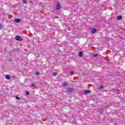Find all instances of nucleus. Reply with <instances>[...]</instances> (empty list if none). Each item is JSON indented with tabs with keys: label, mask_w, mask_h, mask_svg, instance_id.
I'll return each instance as SVG.
<instances>
[{
	"label": "nucleus",
	"mask_w": 125,
	"mask_h": 125,
	"mask_svg": "<svg viewBox=\"0 0 125 125\" xmlns=\"http://www.w3.org/2000/svg\"><path fill=\"white\" fill-rule=\"evenodd\" d=\"M56 9L57 10H60V9H61V5H60L59 3H57V4Z\"/></svg>",
	"instance_id": "f257e3e1"
},
{
	"label": "nucleus",
	"mask_w": 125,
	"mask_h": 125,
	"mask_svg": "<svg viewBox=\"0 0 125 125\" xmlns=\"http://www.w3.org/2000/svg\"><path fill=\"white\" fill-rule=\"evenodd\" d=\"M117 20L118 21H120V20H122L123 17L122 16H117Z\"/></svg>",
	"instance_id": "f03ea898"
},
{
	"label": "nucleus",
	"mask_w": 125,
	"mask_h": 125,
	"mask_svg": "<svg viewBox=\"0 0 125 125\" xmlns=\"http://www.w3.org/2000/svg\"><path fill=\"white\" fill-rule=\"evenodd\" d=\"M91 33L92 34H95V33H96V29L95 28H93L91 30Z\"/></svg>",
	"instance_id": "7ed1b4c3"
},
{
	"label": "nucleus",
	"mask_w": 125,
	"mask_h": 125,
	"mask_svg": "<svg viewBox=\"0 0 125 125\" xmlns=\"http://www.w3.org/2000/svg\"><path fill=\"white\" fill-rule=\"evenodd\" d=\"M73 91H74V89H73V88H69L68 89V92H73Z\"/></svg>",
	"instance_id": "20e7f679"
},
{
	"label": "nucleus",
	"mask_w": 125,
	"mask_h": 125,
	"mask_svg": "<svg viewBox=\"0 0 125 125\" xmlns=\"http://www.w3.org/2000/svg\"><path fill=\"white\" fill-rule=\"evenodd\" d=\"M21 37H20V36H16V37H15V40H16V41H19V40H20V38H21Z\"/></svg>",
	"instance_id": "39448f33"
},
{
	"label": "nucleus",
	"mask_w": 125,
	"mask_h": 125,
	"mask_svg": "<svg viewBox=\"0 0 125 125\" xmlns=\"http://www.w3.org/2000/svg\"><path fill=\"white\" fill-rule=\"evenodd\" d=\"M21 21V20H20V19L18 18V19H16L15 20V22H17V23H18V22H20Z\"/></svg>",
	"instance_id": "423d86ee"
},
{
	"label": "nucleus",
	"mask_w": 125,
	"mask_h": 125,
	"mask_svg": "<svg viewBox=\"0 0 125 125\" xmlns=\"http://www.w3.org/2000/svg\"><path fill=\"white\" fill-rule=\"evenodd\" d=\"M85 94H88V93H90V90H85L84 92Z\"/></svg>",
	"instance_id": "0eeeda50"
},
{
	"label": "nucleus",
	"mask_w": 125,
	"mask_h": 125,
	"mask_svg": "<svg viewBox=\"0 0 125 125\" xmlns=\"http://www.w3.org/2000/svg\"><path fill=\"white\" fill-rule=\"evenodd\" d=\"M78 56H79V57H83V52H80Z\"/></svg>",
	"instance_id": "6e6552de"
},
{
	"label": "nucleus",
	"mask_w": 125,
	"mask_h": 125,
	"mask_svg": "<svg viewBox=\"0 0 125 125\" xmlns=\"http://www.w3.org/2000/svg\"><path fill=\"white\" fill-rule=\"evenodd\" d=\"M5 78L6 80H10V76L9 75H6Z\"/></svg>",
	"instance_id": "1a4fd4ad"
},
{
	"label": "nucleus",
	"mask_w": 125,
	"mask_h": 125,
	"mask_svg": "<svg viewBox=\"0 0 125 125\" xmlns=\"http://www.w3.org/2000/svg\"><path fill=\"white\" fill-rule=\"evenodd\" d=\"M62 86H63V87H65V86H67V83H62Z\"/></svg>",
	"instance_id": "9d476101"
},
{
	"label": "nucleus",
	"mask_w": 125,
	"mask_h": 125,
	"mask_svg": "<svg viewBox=\"0 0 125 125\" xmlns=\"http://www.w3.org/2000/svg\"><path fill=\"white\" fill-rule=\"evenodd\" d=\"M35 76H39L40 75V72L39 71H36L35 73Z\"/></svg>",
	"instance_id": "9b49d317"
},
{
	"label": "nucleus",
	"mask_w": 125,
	"mask_h": 125,
	"mask_svg": "<svg viewBox=\"0 0 125 125\" xmlns=\"http://www.w3.org/2000/svg\"><path fill=\"white\" fill-rule=\"evenodd\" d=\"M25 94H26V95H27V96H29V95H30V93H29V92H28V91H27V90H25Z\"/></svg>",
	"instance_id": "f8f14e48"
},
{
	"label": "nucleus",
	"mask_w": 125,
	"mask_h": 125,
	"mask_svg": "<svg viewBox=\"0 0 125 125\" xmlns=\"http://www.w3.org/2000/svg\"><path fill=\"white\" fill-rule=\"evenodd\" d=\"M22 1L24 4L27 3V0H22Z\"/></svg>",
	"instance_id": "ddd939ff"
},
{
	"label": "nucleus",
	"mask_w": 125,
	"mask_h": 125,
	"mask_svg": "<svg viewBox=\"0 0 125 125\" xmlns=\"http://www.w3.org/2000/svg\"><path fill=\"white\" fill-rule=\"evenodd\" d=\"M103 85H100V87H99V89H103Z\"/></svg>",
	"instance_id": "4468645a"
},
{
	"label": "nucleus",
	"mask_w": 125,
	"mask_h": 125,
	"mask_svg": "<svg viewBox=\"0 0 125 125\" xmlns=\"http://www.w3.org/2000/svg\"><path fill=\"white\" fill-rule=\"evenodd\" d=\"M98 55V54H95L93 55V57H97Z\"/></svg>",
	"instance_id": "2eb2a0df"
},
{
	"label": "nucleus",
	"mask_w": 125,
	"mask_h": 125,
	"mask_svg": "<svg viewBox=\"0 0 125 125\" xmlns=\"http://www.w3.org/2000/svg\"><path fill=\"white\" fill-rule=\"evenodd\" d=\"M56 75H57V72L53 73V76H56Z\"/></svg>",
	"instance_id": "dca6fc26"
},
{
	"label": "nucleus",
	"mask_w": 125,
	"mask_h": 125,
	"mask_svg": "<svg viewBox=\"0 0 125 125\" xmlns=\"http://www.w3.org/2000/svg\"><path fill=\"white\" fill-rule=\"evenodd\" d=\"M31 86H33V87H35V84L32 83V84H31Z\"/></svg>",
	"instance_id": "f3484780"
},
{
	"label": "nucleus",
	"mask_w": 125,
	"mask_h": 125,
	"mask_svg": "<svg viewBox=\"0 0 125 125\" xmlns=\"http://www.w3.org/2000/svg\"><path fill=\"white\" fill-rule=\"evenodd\" d=\"M16 99L17 100H19V99H20V98L19 97H16Z\"/></svg>",
	"instance_id": "a211bd4d"
},
{
	"label": "nucleus",
	"mask_w": 125,
	"mask_h": 125,
	"mask_svg": "<svg viewBox=\"0 0 125 125\" xmlns=\"http://www.w3.org/2000/svg\"><path fill=\"white\" fill-rule=\"evenodd\" d=\"M70 74H71V75H73V74H74V71H70Z\"/></svg>",
	"instance_id": "6ab92c4d"
},
{
	"label": "nucleus",
	"mask_w": 125,
	"mask_h": 125,
	"mask_svg": "<svg viewBox=\"0 0 125 125\" xmlns=\"http://www.w3.org/2000/svg\"><path fill=\"white\" fill-rule=\"evenodd\" d=\"M2 28V25L0 23V30Z\"/></svg>",
	"instance_id": "aec40b11"
},
{
	"label": "nucleus",
	"mask_w": 125,
	"mask_h": 125,
	"mask_svg": "<svg viewBox=\"0 0 125 125\" xmlns=\"http://www.w3.org/2000/svg\"><path fill=\"white\" fill-rule=\"evenodd\" d=\"M8 61H11V60H8Z\"/></svg>",
	"instance_id": "412c9836"
}]
</instances>
